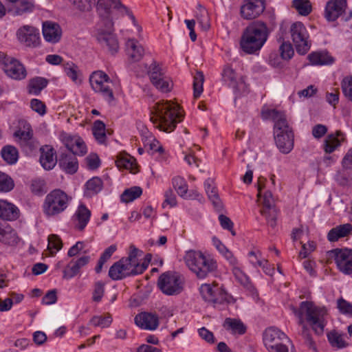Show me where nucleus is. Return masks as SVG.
I'll use <instances>...</instances> for the list:
<instances>
[{
    "instance_id": "nucleus-13",
    "label": "nucleus",
    "mask_w": 352,
    "mask_h": 352,
    "mask_svg": "<svg viewBox=\"0 0 352 352\" xmlns=\"http://www.w3.org/2000/svg\"><path fill=\"white\" fill-rule=\"evenodd\" d=\"M290 32L297 52L305 54L311 47V43L305 25L301 22L294 23L290 28Z\"/></svg>"
},
{
    "instance_id": "nucleus-27",
    "label": "nucleus",
    "mask_w": 352,
    "mask_h": 352,
    "mask_svg": "<svg viewBox=\"0 0 352 352\" xmlns=\"http://www.w3.org/2000/svg\"><path fill=\"white\" fill-rule=\"evenodd\" d=\"M91 217V211L83 204H80L73 216V221L76 229L82 231L88 223Z\"/></svg>"
},
{
    "instance_id": "nucleus-22",
    "label": "nucleus",
    "mask_w": 352,
    "mask_h": 352,
    "mask_svg": "<svg viewBox=\"0 0 352 352\" xmlns=\"http://www.w3.org/2000/svg\"><path fill=\"white\" fill-rule=\"evenodd\" d=\"M346 0H330L325 8V18L329 21H336L344 12Z\"/></svg>"
},
{
    "instance_id": "nucleus-26",
    "label": "nucleus",
    "mask_w": 352,
    "mask_h": 352,
    "mask_svg": "<svg viewBox=\"0 0 352 352\" xmlns=\"http://www.w3.org/2000/svg\"><path fill=\"white\" fill-rule=\"evenodd\" d=\"M274 134L276 145L279 151L287 154L294 147V133L293 132L278 133Z\"/></svg>"
},
{
    "instance_id": "nucleus-34",
    "label": "nucleus",
    "mask_w": 352,
    "mask_h": 352,
    "mask_svg": "<svg viewBox=\"0 0 352 352\" xmlns=\"http://www.w3.org/2000/svg\"><path fill=\"white\" fill-rule=\"evenodd\" d=\"M17 130L14 133V137L19 138L20 142H26L32 139L33 133L30 124L23 119L19 120Z\"/></svg>"
},
{
    "instance_id": "nucleus-61",
    "label": "nucleus",
    "mask_w": 352,
    "mask_h": 352,
    "mask_svg": "<svg viewBox=\"0 0 352 352\" xmlns=\"http://www.w3.org/2000/svg\"><path fill=\"white\" fill-rule=\"evenodd\" d=\"M57 301L56 291L55 289L48 291L42 298V304L50 305Z\"/></svg>"
},
{
    "instance_id": "nucleus-55",
    "label": "nucleus",
    "mask_w": 352,
    "mask_h": 352,
    "mask_svg": "<svg viewBox=\"0 0 352 352\" xmlns=\"http://www.w3.org/2000/svg\"><path fill=\"white\" fill-rule=\"evenodd\" d=\"M112 322L111 316L108 315L104 317L94 316L91 320L90 323L95 327H100L102 328L109 327Z\"/></svg>"
},
{
    "instance_id": "nucleus-12",
    "label": "nucleus",
    "mask_w": 352,
    "mask_h": 352,
    "mask_svg": "<svg viewBox=\"0 0 352 352\" xmlns=\"http://www.w3.org/2000/svg\"><path fill=\"white\" fill-rule=\"evenodd\" d=\"M199 290L203 300L214 307L229 302V294L223 287L216 284H202Z\"/></svg>"
},
{
    "instance_id": "nucleus-33",
    "label": "nucleus",
    "mask_w": 352,
    "mask_h": 352,
    "mask_svg": "<svg viewBox=\"0 0 352 352\" xmlns=\"http://www.w3.org/2000/svg\"><path fill=\"white\" fill-rule=\"evenodd\" d=\"M212 181L208 179L204 182V187L209 199L211 201L214 208L217 211L221 212L223 206L217 192V190L212 185Z\"/></svg>"
},
{
    "instance_id": "nucleus-59",
    "label": "nucleus",
    "mask_w": 352,
    "mask_h": 352,
    "mask_svg": "<svg viewBox=\"0 0 352 352\" xmlns=\"http://www.w3.org/2000/svg\"><path fill=\"white\" fill-rule=\"evenodd\" d=\"M342 89L344 94L352 100V76L346 77L342 80Z\"/></svg>"
},
{
    "instance_id": "nucleus-9",
    "label": "nucleus",
    "mask_w": 352,
    "mask_h": 352,
    "mask_svg": "<svg viewBox=\"0 0 352 352\" xmlns=\"http://www.w3.org/2000/svg\"><path fill=\"white\" fill-rule=\"evenodd\" d=\"M69 200L65 192L60 189L54 190L45 197L43 211L47 216L58 214L67 208Z\"/></svg>"
},
{
    "instance_id": "nucleus-21",
    "label": "nucleus",
    "mask_w": 352,
    "mask_h": 352,
    "mask_svg": "<svg viewBox=\"0 0 352 352\" xmlns=\"http://www.w3.org/2000/svg\"><path fill=\"white\" fill-rule=\"evenodd\" d=\"M221 75L223 81L234 90L239 91L243 88L244 81L242 76L236 73L230 65L223 67Z\"/></svg>"
},
{
    "instance_id": "nucleus-28",
    "label": "nucleus",
    "mask_w": 352,
    "mask_h": 352,
    "mask_svg": "<svg viewBox=\"0 0 352 352\" xmlns=\"http://www.w3.org/2000/svg\"><path fill=\"white\" fill-rule=\"evenodd\" d=\"M76 155L73 153H61L58 160V165L67 173L74 174L78 168Z\"/></svg>"
},
{
    "instance_id": "nucleus-52",
    "label": "nucleus",
    "mask_w": 352,
    "mask_h": 352,
    "mask_svg": "<svg viewBox=\"0 0 352 352\" xmlns=\"http://www.w3.org/2000/svg\"><path fill=\"white\" fill-rule=\"evenodd\" d=\"M142 256V252L133 245L130 246V252L129 256L126 258H122L123 260H126V263L129 265H135L139 261V257Z\"/></svg>"
},
{
    "instance_id": "nucleus-16",
    "label": "nucleus",
    "mask_w": 352,
    "mask_h": 352,
    "mask_svg": "<svg viewBox=\"0 0 352 352\" xmlns=\"http://www.w3.org/2000/svg\"><path fill=\"white\" fill-rule=\"evenodd\" d=\"M16 35L19 41L26 47H35L39 45V32L34 26L23 25L17 30Z\"/></svg>"
},
{
    "instance_id": "nucleus-8",
    "label": "nucleus",
    "mask_w": 352,
    "mask_h": 352,
    "mask_svg": "<svg viewBox=\"0 0 352 352\" xmlns=\"http://www.w3.org/2000/svg\"><path fill=\"white\" fill-rule=\"evenodd\" d=\"M185 280L182 275L175 272H166L157 280V286L167 296H177L182 292Z\"/></svg>"
},
{
    "instance_id": "nucleus-47",
    "label": "nucleus",
    "mask_w": 352,
    "mask_h": 352,
    "mask_svg": "<svg viewBox=\"0 0 352 352\" xmlns=\"http://www.w3.org/2000/svg\"><path fill=\"white\" fill-rule=\"evenodd\" d=\"M173 186L182 197H186L188 191V185L184 178L177 176L173 179Z\"/></svg>"
},
{
    "instance_id": "nucleus-51",
    "label": "nucleus",
    "mask_w": 352,
    "mask_h": 352,
    "mask_svg": "<svg viewBox=\"0 0 352 352\" xmlns=\"http://www.w3.org/2000/svg\"><path fill=\"white\" fill-rule=\"evenodd\" d=\"M73 6L81 12H88L94 5V0H69Z\"/></svg>"
},
{
    "instance_id": "nucleus-11",
    "label": "nucleus",
    "mask_w": 352,
    "mask_h": 352,
    "mask_svg": "<svg viewBox=\"0 0 352 352\" xmlns=\"http://www.w3.org/2000/svg\"><path fill=\"white\" fill-rule=\"evenodd\" d=\"M91 88L96 93H98L109 102L114 100V95L109 84L112 82L109 76L102 71L94 72L89 77Z\"/></svg>"
},
{
    "instance_id": "nucleus-20",
    "label": "nucleus",
    "mask_w": 352,
    "mask_h": 352,
    "mask_svg": "<svg viewBox=\"0 0 352 352\" xmlns=\"http://www.w3.org/2000/svg\"><path fill=\"white\" fill-rule=\"evenodd\" d=\"M3 70L9 77L14 80H23L27 76V72L23 65L16 59L11 57L5 58Z\"/></svg>"
},
{
    "instance_id": "nucleus-3",
    "label": "nucleus",
    "mask_w": 352,
    "mask_h": 352,
    "mask_svg": "<svg viewBox=\"0 0 352 352\" xmlns=\"http://www.w3.org/2000/svg\"><path fill=\"white\" fill-rule=\"evenodd\" d=\"M182 116L178 105L170 101H162L155 104L151 111V121L155 128L164 132L173 131Z\"/></svg>"
},
{
    "instance_id": "nucleus-35",
    "label": "nucleus",
    "mask_w": 352,
    "mask_h": 352,
    "mask_svg": "<svg viewBox=\"0 0 352 352\" xmlns=\"http://www.w3.org/2000/svg\"><path fill=\"white\" fill-rule=\"evenodd\" d=\"M14 3L8 10L14 16L31 12L34 7L33 2L30 0H19V1H17L16 3Z\"/></svg>"
},
{
    "instance_id": "nucleus-37",
    "label": "nucleus",
    "mask_w": 352,
    "mask_h": 352,
    "mask_svg": "<svg viewBox=\"0 0 352 352\" xmlns=\"http://www.w3.org/2000/svg\"><path fill=\"white\" fill-rule=\"evenodd\" d=\"M48 81L42 77H35L29 80L28 85V93L38 95L41 91L47 87Z\"/></svg>"
},
{
    "instance_id": "nucleus-48",
    "label": "nucleus",
    "mask_w": 352,
    "mask_h": 352,
    "mask_svg": "<svg viewBox=\"0 0 352 352\" xmlns=\"http://www.w3.org/2000/svg\"><path fill=\"white\" fill-rule=\"evenodd\" d=\"M14 187L13 179L7 174L0 171V192H8Z\"/></svg>"
},
{
    "instance_id": "nucleus-60",
    "label": "nucleus",
    "mask_w": 352,
    "mask_h": 352,
    "mask_svg": "<svg viewBox=\"0 0 352 352\" xmlns=\"http://www.w3.org/2000/svg\"><path fill=\"white\" fill-rule=\"evenodd\" d=\"M199 8H201L200 14L197 15V20L201 29L204 30H207L210 28V24L208 23V16H206V11L201 6H199Z\"/></svg>"
},
{
    "instance_id": "nucleus-64",
    "label": "nucleus",
    "mask_w": 352,
    "mask_h": 352,
    "mask_svg": "<svg viewBox=\"0 0 352 352\" xmlns=\"http://www.w3.org/2000/svg\"><path fill=\"white\" fill-rule=\"evenodd\" d=\"M45 182L43 180H34L31 184L32 192L36 195L45 192Z\"/></svg>"
},
{
    "instance_id": "nucleus-10",
    "label": "nucleus",
    "mask_w": 352,
    "mask_h": 352,
    "mask_svg": "<svg viewBox=\"0 0 352 352\" xmlns=\"http://www.w3.org/2000/svg\"><path fill=\"white\" fill-rule=\"evenodd\" d=\"M263 342L271 352H289L286 343H289L290 340L286 334L277 328H267L263 333Z\"/></svg>"
},
{
    "instance_id": "nucleus-40",
    "label": "nucleus",
    "mask_w": 352,
    "mask_h": 352,
    "mask_svg": "<svg viewBox=\"0 0 352 352\" xmlns=\"http://www.w3.org/2000/svg\"><path fill=\"white\" fill-rule=\"evenodd\" d=\"M1 154L3 159L9 164H14L18 160L19 153L13 146L7 145L3 147Z\"/></svg>"
},
{
    "instance_id": "nucleus-50",
    "label": "nucleus",
    "mask_w": 352,
    "mask_h": 352,
    "mask_svg": "<svg viewBox=\"0 0 352 352\" xmlns=\"http://www.w3.org/2000/svg\"><path fill=\"white\" fill-rule=\"evenodd\" d=\"M204 81V74L201 72H197L193 80L194 97L195 98H199L203 91Z\"/></svg>"
},
{
    "instance_id": "nucleus-45",
    "label": "nucleus",
    "mask_w": 352,
    "mask_h": 352,
    "mask_svg": "<svg viewBox=\"0 0 352 352\" xmlns=\"http://www.w3.org/2000/svg\"><path fill=\"white\" fill-rule=\"evenodd\" d=\"M102 188V182L100 178L97 177L91 178L86 184L87 194L89 196L97 194L101 190Z\"/></svg>"
},
{
    "instance_id": "nucleus-49",
    "label": "nucleus",
    "mask_w": 352,
    "mask_h": 352,
    "mask_svg": "<svg viewBox=\"0 0 352 352\" xmlns=\"http://www.w3.org/2000/svg\"><path fill=\"white\" fill-rule=\"evenodd\" d=\"M292 3L301 15L307 16L311 11V5L309 0H293Z\"/></svg>"
},
{
    "instance_id": "nucleus-36",
    "label": "nucleus",
    "mask_w": 352,
    "mask_h": 352,
    "mask_svg": "<svg viewBox=\"0 0 352 352\" xmlns=\"http://www.w3.org/2000/svg\"><path fill=\"white\" fill-rule=\"evenodd\" d=\"M352 231V226L349 223H346L336 226L331 229L327 235L328 240L331 242L338 241L339 239L347 236L351 234Z\"/></svg>"
},
{
    "instance_id": "nucleus-39",
    "label": "nucleus",
    "mask_w": 352,
    "mask_h": 352,
    "mask_svg": "<svg viewBox=\"0 0 352 352\" xmlns=\"http://www.w3.org/2000/svg\"><path fill=\"white\" fill-rule=\"evenodd\" d=\"M224 327L232 331L234 334L242 335L245 333L246 327L240 320L234 318H226L224 322Z\"/></svg>"
},
{
    "instance_id": "nucleus-23",
    "label": "nucleus",
    "mask_w": 352,
    "mask_h": 352,
    "mask_svg": "<svg viewBox=\"0 0 352 352\" xmlns=\"http://www.w3.org/2000/svg\"><path fill=\"white\" fill-rule=\"evenodd\" d=\"M109 276L113 280H120L126 276H133L132 267L126 263V260L122 258L110 267Z\"/></svg>"
},
{
    "instance_id": "nucleus-30",
    "label": "nucleus",
    "mask_w": 352,
    "mask_h": 352,
    "mask_svg": "<svg viewBox=\"0 0 352 352\" xmlns=\"http://www.w3.org/2000/svg\"><path fill=\"white\" fill-rule=\"evenodd\" d=\"M40 163L45 170L52 169L56 164L57 160L55 157L54 148L48 145L41 148Z\"/></svg>"
},
{
    "instance_id": "nucleus-63",
    "label": "nucleus",
    "mask_w": 352,
    "mask_h": 352,
    "mask_svg": "<svg viewBox=\"0 0 352 352\" xmlns=\"http://www.w3.org/2000/svg\"><path fill=\"white\" fill-rule=\"evenodd\" d=\"M338 308L344 314H352V305L343 298L338 300Z\"/></svg>"
},
{
    "instance_id": "nucleus-57",
    "label": "nucleus",
    "mask_w": 352,
    "mask_h": 352,
    "mask_svg": "<svg viewBox=\"0 0 352 352\" xmlns=\"http://www.w3.org/2000/svg\"><path fill=\"white\" fill-rule=\"evenodd\" d=\"M280 56L283 59H290L294 55V50L289 43H283L280 46Z\"/></svg>"
},
{
    "instance_id": "nucleus-19",
    "label": "nucleus",
    "mask_w": 352,
    "mask_h": 352,
    "mask_svg": "<svg viewBox=\"0 0 352 352\" xmlns=\"http://www.w3.org/2000/svg\"><path fill=\"white\" fill-rule=\"evenodd\" d=\"M61 140L66 148L71 151V153L80 156L87 153L86 144L80 137L63 133L61 134Z\"/></svg>"
},
{
    "instance_id": "nucleus-43",
    "label": "nucleus",
    "mask_w": 352,
    "mask_h": 352,
    "mask_svg": "<svg viewBox=\"0 0 352 352\" xmlns=\"http://www.w3.org/2000/svg\"><path fill=\"white\" fill-rule=\"evenodd\" d=\"M19 239L16 232L8 224L0 226V241L16 242Z\"/></svg>"
},
{
    "instance_id": "nucleus-32",
    "label": "nucleus",
    "mask_w": 352,
    "mask_h": 352,
    "mask_svg": "<svg viewBox=\"0 0 352 352\" xmlns=\"http://www.w3.org/2000/svg\"><path fill=\"white\" fill-rule=\"evenodd\" d=\"M126 50L129 58L134 62L140 60L144 54L142 45L135 39H129L126 41Z\"/></svg>"
},
{
    "instance_id": "nucleus-29",
    "label": "nucleus",
    "mask_w": 352,
    "mask_h": 352,
    "mask_svg": "<svg viewBox=\"0 0 352 352\" xmlns=\"http://www.w3.org/2000/svg\"><path fill=\"white\" fill-rule=\"evenodd\" d=\"M90 260L89 256H83L76 261H72L63 270V278L70 279L77 275L80 270L85 266Z\"/></svg>"
},
{
    "instance_id": "nucleus-7",
    "label": "nucleus",
    "mask_w": 352,
    "mask_h": 352,
    "mask_svg": "<svg viewBox=\"0 0 352 352\" xmlns=\"http://www.w3.org/2000/svg\"><path fill=\"white\" fill-rule=\"evenodd\" d=\"M219 252L228 261L231 265V271L235 280L248 290H253L249 276L243 272L241 265L233 253L224 245V243H215Z\"/></svg>"
},
{
    "instance_id": "nucleus-18",
    "label": "nucleus",
    "mask_w": 352,
    "mask_h": 352,
    "mask_svg": "<svg viewBox=\"0 0 352 352\" xmlns=\"http://www.w3.org/2000/svg\"><path fill=\"white\" fill-rule=\"evenodd\" d=\"M263 116L271 119L274 122V133L293 132L289 127L286 117L283 112L276 109H267L262 111Z\"/></svg>"
},
{
    "instance_id": "nucleus-6",
    "label": "nucleus",
    "mask_w": 352,
    "mask_h": 352,
    "mask_svg": "<svg viewBox=\"0 0 352 352\" xmlns=\"http://www.w3.org/2000/svg\"><path fill=\"white\" fill-rule=\"evenodd\" d=\"M266 179L260 177L258 179L257 201L260 206V214L266 221L268 226L275 228L277 225L278 210L276 206V199L270 190L263 192Z\"/></svg>"
},
{
    "instance_id": "nucleus-44",
    "label": "nucleus",
    "mask_w": 352,
    "mask_h": 352,
    "mask_svg": "<svg viewBox=\"0 0 352 352\" xmlns=\"http://www.w3.org/2000/svg\"><path fill=\"white\" fill-rule=\"evenodd\" d=\"M142 193V190L139 186H133L125 190L121 195V200L129 203L138 198Z\"/></svg>"
},
{
    "instance_id": "nucleus-46",
    "label": "nucleus",
    "mask_w": 352,
    "mask_h": 352,
    "mask_svg": "<svg viewBox=\"0 0 352 352\" xmlns=\"http://www.w3.org/2000/svg\"><path fill=\"white\" fill-rule=\"evenodd\" d=\"M64 70L67 76L75 83L81 82L78 67L73 63H67L64 65Z\"/></svg>"
},
{
    "instance_id": "nucleus-2",
    "label": "nucleus",
    "mask_w": 352,
    "mask_h": 352,
    "mask_svg": "<svg viewBox=\"0 0 352 352\" xmlns=\"http://www.w3.org/2000/svg\"><path fill=\"white\" fill-rule=\"evenodd\" d=\"M293 314L298 318L299 324L302 325L301 335L305 339L306 344L313 349H316L315 342L312 339L309 329L304 324V322L311 327L315 333L322 335L327 324L328 312L324 307H320L311 301H302L299 308L290 306Z\"/></svg>"
},
{
    "instance_id": "nucleus-15",
    "label": "nucleus",
    "mask_w": 352,
    "mask_h": 352,
    "mask_svg": "<svg viewBox=\"0 0 352 352\" xmlns=\"http://www.w3.org/2000/svg\"><path fill=\"white\" fill-rule=\"evenodd\" d=\"M148 74L152 83L157 89L162 92H168L171 90L173 87L171 80L165 76L161 67L155 62L151 65Z\"/></svg>"
},
{
    "instance_id": "nucleus-62",
    "label": "nucleus",
    "mask_w": 352,
    "mask_h": 352,
    "mask_svg": "<svg viewBox=\"0 0 352 352\" xmlns=\"http://www.w3.org/2000/svg\"><path fill=\"white\" fill-rule=\"evenodd\" d=\"M62 248L63 243H47V249L44 251L43 254L46 256H54Z\"/></svg>"
},
{
    "instance_id": "nucleus-25",
    "label": "nucleus",
    "mask_w": 352,
    "mask_h": 352,
    "mask_svg": "<svg viewBox=\"0 0 352 352\" xmlns=\"http://www.w3.org/2000/svg\"><path fill=\"white\" fill-rule=\"evenodd\" d=\"M43 35L46 41L56 43L61 38L62 30L58 24L45 21L43 23Z\"/></svg>"
},
{
    "instance_id": "nucleus-14",
    "label": "nucleus",
    "mask_w": 352,
    "mask_h": 352,
    "mask_svg": "<svg viewBox=\"0 0 352 352\" xmlns=\"http://www.w3.org/2000/svg\"><path fill=\"white\" fill-rule=\"evenodd\" d=\"M333 258L338 269L344 274H352V250L348 248L335 249L329 252Z\"/></svg>"
},
{
    "instance_id": "nucleus-58",
    "label": "nucleus",
    "mask_w": 352,
    "mask_h": 352,
    "mask_svg": "<svg viewBox=\"0 0 352 352\" xmlns=\"http://www.w3.org/2000/svg\"><path fill=\"white\" fill-rule=\"evenodd\" d=\"M30 106L33 111L41 116H43L46 113L45 104L38 99H32L30 101Z\"/></svg>"
},
{
    "instance_id": "nucleus-56",
    "label": "nucleus",
    "mask_w": 352,
    "mask_h": 352,
    "mask_svg": "<svg viewBox=\"0 0 352 352\" xmlns=\"http://www.w3.org/2000/svg\"><path fill=\"white\" fill-rule=\"evenodd\" d=\"M340 144V142L337 137L333 135H329L324 141V151L327 153H331L339 146Z\"/></svg>"
},
{
    "instance_id": "nucleus-24",
    "label": "nucleus",
    "mask_w": 352,
    "mask_h": 352,
    "mask_svg": "<svg viewBox=\"0 0 352 352\" xmlns=\"http://www.w3.org/2000/svg\"><path fill=\"white\" fill-rule=\"evenodd\" d=\"M134 320L136 325L144 329L155 330L159 325L158 316L151 313H140L135 317Z\"/></svg>"
},
{
    "instance_id": "nucleus-4",
    "label": "nucleus",
    "mask_w": 352,
    "mask_h": 352,
    "mask_svg": "<svg viewBox=\"0 0 352 352\" xmlns=\"http://www.w3.org/2000/svg\"><path fill=\"white\" fill-rule=\"evenodd\" d=\"M188 269L198 278L204 279L217 272L218 263L213 255L207 251L188 250L184 257Z\"/></svg>"
},
{
    "instance_id": "nucleus-41",
    "label": "nucleus",
    "mask_w": 352,
    "mask_h": 352,
    "mask_svg": "<svg viewBox=\"0 0 352 352\" xmlns=\"http://www.w3.org/2000/svg\"><path fill=\"white\" fill-rule=\"evenodd\" d=\"M327 338L333 347L338 349L345 348L348 344L345 341L342 334L336 331H331L327 333Z\"/></svg>"
},
{
    "instance_id": "nucleus-42",
    "label": "nucleus",
    "mask_w": 352,
    "mask_h": 352,
    "mask_svg": "<svg viewBox=\"0 0 352 352\" xmlns=\"http://www.w3.org/2000/svg\"><path fill=\"white\" fill-rule=\"evenodd\" d=\"M93 135L96 140L100 144H102L105 142L106 140V133H105V124L101 120H96L94 122L93 128Z\"/></svg>"
},
{
    "instance_id": "nucleus-38",
    "label": "nucleus",
    "mask_w": 352,
    "mask_h": 352,
    "mask_svg": "<svg viewBox=\"0 0 352 352\" xmlns=\"http://www.w3.org/2000/svg\"><path fill=\"white\" fill-rule=\"evenodd\" d=\"M308 58L312 65H327L333 62V58L325 52H312Z\"/></svg>"
},
{
    "instance_id": "nucleus-1",
    "label": "nucleus",
    "mask_w": 352,
    "mask_h": 352,
    "mask_svg": "<svg viewBox=\"0 0 352 352\" xmlns=\"http://www.w3.org/2000/svg\"><path fill=\"white\" fill-rule=\"evenodd\" d=\"M112 8L127 11L126 7L120 0H98L97 10L100 21L96 25L95 36L103 47H107L109 53L115 54L119 50V43L116 35L112 33Z\"/></svg>"
},
{
    "instance_id": "nucleus-17",
    "label": "nucleus",
    "mask_w": 352,
    "mask_h": 352,
    "mask_svg": "<svg viewBox=\"0 0 352 352\" xmlns=\"http://www.w3.org/2000/svg\"><path fill=\"white\" fill-rule=\"evenodd\" d=\"M265 9V0H243L240 8L243 19L252 20L260 16Z\"/></svg>"
},
{
    "instance_id": "nucleus-54",
    "label": "nucleus",
    "mask_w": 352,
    "mask_h": 352,
    "mask_svg": "<svg viewBox=\"0 0 352 352\" xmlns=\"http://www.w3.org/2000/svg\"><path fill=\"white\" fill-rule=\"evenodd\" d=\"M248 261L254 267H260L265 263V258L259 250L250 251L248 254Z\"/></svg>"
},
{
    "instance_id": "nucleus-31",
    "label": "nucleus",
    "mask_w": 352,
    "mask_h": 352,
    "mask_svg": "<svg viewBox=\"0 0 352 352\" xmlns=\"http://www.w3.org/2000/svg\"><path fill=\"white\" fill-rule=\"evenodd\" d=\"M19 217V210L13 204L7 200L0 199V219L14 221Z\"/></svg>"
},
{
    "instance_id": "nucleus-53",
    "label": "nucleus",
    "mask_w": 352,
    "mask_h": 352,
    "mask_svg": "<svg viewBox=\"0 0 352 352\" xmlns=\"http://www.w3.org/2000/svg\"><path fill=\"white\" fill-rule=\"evenodd\" d=\"M116 164L120 168H124L125 169H130L133 173L136 172V170H135L136 165L134 164V160L131 157H124L118 158L116 161Z\"/></svg>"
},
{
    "instance_id": "nucleus-5",
    "label": "nucleus",
    "mask_w": 352,
    "mask_h": 352,
    "mask_svg": "<svg viewBox=\"0 0 352 352\" xmlns=\"http://www.w3.org/2000/svg\"><path fill=\"white\" fill-rule=\"evenodd\" d=\"M267 36V28L264 23H252L243 32L240 41L241 48L246 54H254L261 49Z\"/></svg>"
}]
</instances>
